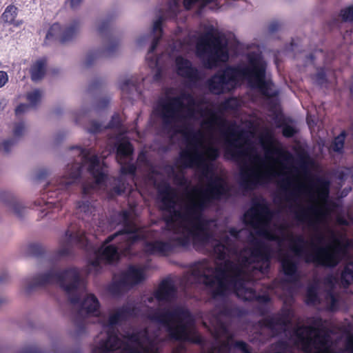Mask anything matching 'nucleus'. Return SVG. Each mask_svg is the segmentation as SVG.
Here are the masks:
<instances>
[{"mask_svg":"<svg viewBox=\"0 0 353 353\" xmlns=\"http://www.w3.org/2000/svg\"><path fill=\"white\" fill-rule=\"evenodd\" d=\"M205 154L206 158L195 148L185 149L179 152V161L184 168H199L202 174L208 179L205 189L194 188L190 194L198 196L195 201L199 203L200 206L205 205L210 207L214 201L228 198L230 195V187L223 177L213 174L212 167L207 161H216L220 155L219 150L216 147L209 146L206 148Z\"/></svg>","mask_w":353,"mask_h":353,"instance_id":"nucleus-1","label":"nucleus"},{"mask_svg":"<svg viewBox=\"0 0 353 353\" xmlns=\"http://www.w3.org/2000/svg\"><path fill=\"white\" fill-rule=\"evenodd\" d=\"M158 192L161 196L163 210L170 213L164 219L166 224L174 223L179 219L191 223L192 230H190V233L192 235L194 243L206 245L212 236L208 230L209 221L203 217V212L209 207L205 205L200 206L199 202L191 200L184 212H181L175 209L176 192L168 183L160 184L158 186Z\"/></svg>","mask_w":353,"mask_h":353,"instance_id":"nucleus-2","label":"nucleus"},{"mask_svg":"<svg viewBox=\"0 0 353 353\" xmlns=\"http://www.w3.org/2000/svg\"><path fill=\"white\" fill-rule=\"evenodd\" d=\"M147 318L165 328L170 339L196 345H202V336L194 330L195 320L190 310L183 306L172 308L150 307Z\"/></svg>","mask_w":353,"mask_h":353,"instance_id":"nucleus-3","label":"nucleus"},{"mask_svg":"<svg viewBox=\"0 0 353 353\" xmlns=\"http://www.w3.org/2000/svg\"><path fill=\"white\" fill-rule=\"evenodd\" d=\"M330 239L332 243L325 247L313 246L312 252L304 251L303 245L307 243L302 235L294 236L289 234L287 239L290 241V250L294 256L301 258L307 263H314L317 266L334 268L348 254L350 245L349 240L343 241L338 238L333 231H330Z\"/></svg>","mask_w":353,"mask_h":353,"instance_id":"nucleus-4","label":"nucleus"},{"mask_svg":"<svg viewBox=\"0 0 353 353\" xmlns=\"http://www.w3.org/2000/svg\"><path fill=\"white\" fill-rule=\"evenodd\" d=\"M80 282V272L76 267L68 268L62 271L50 270L44 274L34 276L31 281L27 283L26 291L27 293H30L38 287L57 283L70 295V302L72 304H78L80 303L81 298L76 292Z\"/></svg>","mask_w":353,"mask_h":353,"instance_id":"nucleus-5","label":"nucleus"},{"mask_svg":"<svg viewBox=\"0 0 353 353\" xmlns=\"http://www.w3.org/2000/svg\"><path fill=\"white\" fill-rule=\"evenodd\" d=\"M186 106L179 97H170L161 100L158 104V114L161 117L163 126L167 130H174L176 133L182 134L186 139L188 143V148H197V143L200 142L202 137L201 131L194 132L192 128L186 125L181 126L179 129L175 130L174 123L182 121L185 117L181 111Z\"/></svg>","mask_w":353,"mask_h":353,"instance_id":"nucleus-6","label":"nucleus"},{"mask_svg":"<svg viewBox=\"0 0 353 353\" xmlns=\"http://www.w3.org/2000/svg\"><path fill=\"white\" fill-rule=\"evenodd\" d=\"M314 324L321 327L301 326L294 331V334L300 342L305 353H329L330 336L328 330L323 327L321 318H318Z\"/></svg>","mask_w":353,"mask_h":353,"instance_id":"nucleus-7","label":"nucleus"},{"mask_svg":"<svg viewBox=\"0 0 353 353\" xmlns=\"http://www.w3.org/2000/svg\"><path fill=\"white\" fill-rule=\"evenodd\" d=\"M246 69L244 77L249 85L257 89L265 97L270 99L277 95V92L271 93V82L266 80L267 63L262 54L250 52L246 57Z\"/></svg>","mask_w":353,"mask_h":353,"instance_id":"nucleus-8","label":"nucleus"},{"mask_svg":"<svg viewBox=\"0 0 353 353\" xmlns=\"http://www.w3.org/2000/svg\"><path fill=\"white\" fill-rule=\"evenodd\" d=\"M82 174V165L79 163H74L71 165L68 172L59 179L58 186L52 190L50 188H46V192L42 194L41 201L46 206L41 210V218L48 216L50 212L57 210L59 211L62 208L63 193L70 185L74 184L77 180L79 179Z\"/></svg>","mask_w":353,"mask_h":353,"instance_id":"nucleus-9","label":"nucleus"},{"mask_svg":"<svg viewBox=\"0 0 353 353\" xmlns=\"http://www.w3.org/2000/svg\"><path fill=\"white\" fill-rule=\"evenodd\" d=\"M196 53L200 58L208 55L204 61V67L207 69H212L219 61H226L229 58L227 43H223L220 37L211 33L199 39L196 43Z\"/></svg>","mask_w":353,"mask_h":353,"instance_id":"nucleus-10","label":"nucleus"},{"mask_svg":"<svg viewBox=\"0 0 353 353\" xmlns=\"http://www.w3.org/2000/svg\"><path fill=\"white\" fill-rule=\"evenodd\" d=\"M246 63L243 65H227L216 71L206 81V86L214 94L228 93L234 90L240 79H244Z\"/></svg>","mask_w":353,"mask_h":353,"instance_id":"nucleus-11","label":"nucleus"},{"mask_svg":"<svg viewBox=\"0 0 353 353\" xmlns=\"http://www.w3.org/2000/svg\"><path fill=\"white\" fill-rule=\"evenodd\" d=\"M183 6L185 10H194L196 15L202 14L205 8L212 10L221 8L219 0H183ZM180 14V0H169L165 8L159 12V19L154 22L172 20Z\"/></svg>","mask_w":353,"mask_h":353,"instance_id":"nucleus-12","label":"nucleus"},{"mask_svg":"<svg viewBox=\"0 0 353 353\" xmlns=\"http://www.w3.org/2000/svg\"><path fill=\"white\" fill-rule=\"evenodd\" d=\"M228 272L239 274L241 273V268L237 264L232 261H227L224 264L223 268H218L216 269V272H220L221 275L220 277H217L215 286L209 292L213 300L226 298L231 294L232 287L234 289L237 288V276L233 275L229 276L227 274Z\"/></svg>","mask_w":353,"mask_h":353,"instance_id":"nucleus-13","label":"nucleus"},{"mask_svg":"<svg viewBox=\"0 0 353 353\" xmlns=\"http://www.w3.org/2000/svg\"><path fill=\"white\" fill-rule=\"evenodd\" d=\"M112 23H101L98 28V34L105 45L101 50H94L88 53L85 61V65L90 67L99 57H109L113 56L119 49V38L116 32L112 28Z\"/></svg>","mask_w":353,"mask_h":353,"instance_id":"nucleus-14","label":"nucleus"},{"mask_svg":"<svg viewBox=\"0 0 353 353\" xmlns=\"http://www.w3.org/2000/svg\"><path fill=\"white\" fill-rule=\"evenodd\" d=\"M292 311L290 308L282 307L274 314L268 316L258 321V325L270 330L275 335H279L287 330L291 323Z\"/></svg>","mask_w":353,"mask_h":353,"instance_id":"nucleus-15","label":"nucleus"},{"mask_svg":"<svg viewBox=\"0 0 353 353\" xmlns=\"http://www.w3.org/2000/svg\"><path fill=\"white\" fill-rule=\"evenodd\" d=\"M78 24L71 23L70 26L63 28L61 23H52L46 34L45 44H48L50 41L60 43L72 41L78 34Z\"/></svg>","mask_w":353,"mask_h":353,"instance_id":"nucleus-16","label":"nucleus"},{"mask_svg":"<svg viewBox=\"0 0 353 353\" xmlns=\"http://www.w3.org/2000/svg\"><path fill=\"white\" fill-rule=\"evenodd\" d=\"M65 244L58 250V256L63 257L70 255L73 245H76L85 250H88L89 241L84 232L81 230L72 232L68 229L65 233Z\"/></svg>","mask_w":353,"mask_h":353,"instance_id":"nucleus-17","label":"nucleus"},{"mask_svg":"<svg viewBox=\"0 0 353 353\" xmlns=\"http://www.w3.org/2000/svg\"><path fill=\"white\" fill-rule=\"evenodd\" d=\"M100 303L95 295L90 294L83 299L81 303V308L77 311L74 319V325L81 330L85 329V318L83 313L87 315L92 314L96 316H99Z\"/></svg>","mask_w":353,"mask_h":353,"instance_id":"nucleus-18","label":"nucleus"},{"mask_svg":"<svg viewBox=\"0 0 353 353\" xmlns=\"http://www.w3.org/2000/svg\"><path fill=\"white\" fill-rule=\"evenodd\" d=\"M82 156V161L84 163H88V172L94 178L97 185L105 183L108 179V175L103 172L100 166V160L97 154L90 156L89 149L82 148L80 152Z\"/></svg>","mask_w":353,"mask_h":353,"instance_id":"nucleus-19","label":"nucleus"},{"mask_svg":"<svg viewBox=\"0 0 353 353\" xmlns=\"http://www.w3.org/2000/svg\"><path fill=\"white\" fill-rule=\"evenodd\" d=\"M252 247L250 248V256H244L242 263L250 265L256 261L269 263L272 259V249L265 242L255 239L252 241Z\"/></svg>","mask_w":353,"mask_h":353,"instance_id":"nucleus-20","label":"nucleus"},{"mask_svg":"<svg viewBox=\"0 0 353 353\" xmlns=\"http://www.w3.org/2000/svg\"><path fill=\"white\" fill-rule=\"evenodd\" d=\"M175 63L178 75L188 79L192 85L203 79L202 72L193 66L189 59L178 56L175 59Z\"/></svg>","mask_w":353,"mask_h":353,"instance_id":"nucleus-21","label":"nucleus"},{"mask_svg":"<svg viewBox=\"0 0 353 353\" xmlns=\"http://www.w3.org/2000/svg\"><path fill=\"white\" fill-rule=\"evenodd\" d=\"M268 175V173L260 174L245 164L240 168V186L245 190H252L257 184Z\"/></svg>","mask_w":353,"mask_h":353,"instance_id":"nucleus-22","label":"nucleus"},{"mask_svg":"<svg viewBox=\"0 0 353 353\" xmlns=\"http://www.w3.org/2000/svg\"><path fill=\"white\" fill-rule=\"evenodd\" d=\"M279 262L282 272L288 277V282L296 283L299 281V261L294 256L283 254L279 257Z\"/></svg>","mask_w":353,"mask_h":353,"instance_id":"nucleus-23","label":"nucleus"},{"mask_svg":"<svg viewBox=\"0 0 353 353\" xmlns=\"http://www.w3.org/2000/svg\"><path fill=\"white\" fill-rule=\"evenodd\" d=\"M323 212L316 206H310L307 208H301L295 212L296 219L302 223H307V225L317 230V225L320 222V218L323 216Z\"/></svg>","mask_w":353,"mask_h":353,"instance_id":"nucleus-24","label":"nucleus"},{"mask_svg":"<svg viewBox=\"0 0 353 353\" xmlns=\"http://www.w3.org/2000/svg\"><path fill=\"white\" fill-rule=\"evenodd\" d=\"M144 251L149 255L158 254L162 256H168L174 252V245L172 242L156 240L154 241H145Z\"/></svg>","mask_w":353,"mask_h":353,"instance_id":"nucleus-25","label":"nucleus"},{"mask_svg":"<svg viewBox=\"0 0 353 353\" xmlns=\"http://www.w3.org/2000/svg\"><path fill=\"white\" fill-rule=\"evenodd\" d=\"M119 274L127 283L130 289L141 283L145 279L144 269L134 265H130L125 270L122 271Z\"/></svg>","mask_w":353,"mask_h":353,"instance_id":"nucleus-26","label":"nucleus"},{"mask_svg":"<svg viewBox=\"0 0 353 353\" xmlns=\"http://www.w3.org/2000/svg\"><path fill=\"white\" fill-rule=\"evenodd\" d=\"M137 308L134 305H123L117 310V311L110 314L108 318V324L110 326L118 325L120 321H125L130 317L137 315Z\"/></svg>","mask_w":353,"mask_h":353,"instance_id":"nucleus-27","label":"nucleus"},{"mask_svg":"<svg viewBox=\"0 0 353 353\" xmlns=\"http://www.w3.org/2000/svg\"><path fill=\"white\" fill-rule=\"evenodd\" d=\"M107 265H113L119 261L121 255L117 245L111 244L101 246L96 252Z\"/></svg>","mask_w":353,"mask_h":353,"instance_id":"nucleus-28","label":"nucleus"},{"mask_svg":"<svg viewBox=\"0 0 353 353\" xmlns=\"http://www.w3.org/2000/svg\"><path fill=\"white\" fill-rule=\"evenodd\" d=\"M175 287L172 281L165 279L159 284L158 289L154 292V298L159 301H169L174 296Z\"/></svg>","mask_w":353,"mask_h":353,"instance_id":"nucleus-29","label":"nucleus"},{"mask_svg":"<svg viewBox=\"0 0 353 353\" xmlns=\"http://www.w3.org/2000/svg\"><path fill=\"white\" fill-rule=\"evenodd\" d=\"M245 216L253 220H259L261 218H270L271 212L265 199H262L261 201L254 202L250 212H247Z\"/></svg>","mask_w":353,"mask_h":353,"instance_id":"nucleus-30","label":"nucleus"},{"mask_svg":"<svg viewBox=\"0 0 353 353\" xmlns=\"http://www.w3.org/2000/svg\"><path fill=\"white\" fill-rule=\"evenodd\" d=\"M163 24L164 23H153L152 31L154 32H157L158 34L153 38L148 52L146 59L148 60L150 66L155 65L157 63V59L153 56L150 57V54H153L161 39L163 35Z\"/></svg>","mask_w":353,"mask_h":353,"instance_id":"nucleus-31","label":"nucleus"},{"mask_svg":"<svg viewBox=\"0 0 353 353\" xmlns=\"http://www.w3.org/2000/svg\"><path fill=\"white\" fill-rule=\"evenodd\" d=\"M330 181L321 177H316L310 180V186L315 190L319 199L324 200L328 198L330 193Z\"/></svg>","mask_w":353,"mask_h":353,"instance_id":"nucleus-32","label":"nucleus"},{"mask_svg":"<svg viewBox=\"0 0 353 353\" xmlns=\"http://www.w3.org/2000/svg\"><path fill=\"white\" fill-rule=\"evenodd\" d=\"M148 343L143 345V343L138 347L125 343L121 353H160L158 346L152 340H147Z\"/></svg>","mask_w":353,"mask_h":353,"instance_id":"nucleus-33","label":"nucleus"},{"mask_svg":"<svg viewBox=\"0 0 353 353\" xmlns=\"http://www.w3.org/2000/svg\"><path fill=\"white\" fill-rule=\"evenodd\" d=\"M116 154L120 159H125L131 157L134 152L133 145L125 137L118 139L115 143Z\"/></svg>","mask_w":353,"mask_h":353,"instance_id":"nucleus-34","label":"nucleus"},{"mask_svg":"<svg viewBox=\"0 0 353 353\" xmlns=\"http://www.w3.org/2000/svg\"><path fill=\"white\" fill-rule=\"evenodd\" d=\"M215 309L219 317L232 319L239 317L242 314L241 310L238 307L227 303L216 305Z\"/></svg>","mask_w":353,"mask_h":353,"instance_id":"nucleus-35","label":"nucleus"},{"mask_svg":"<svg viewBox=\"0 0 353 353\" xmlns=\"http://www.w3.org/2000/svg\"><path fill=\"white\" fill-rule=\"evenodd\" d=\"M121 341L115 333H109L107 339L103 342L99 347L100 353H111L120 347Z\"/></svg>","mask_w":353,"mask_h":353,"instance_id":"nucleus-36","label":"nucleus"},{"mask_svg":"<svg viewBox=\"0 0 353 353\" xmlns=\"http://www.w3.org/2000/svg\"><path fill=\"white\" fill-rule=\"evenodd\" d=\"M246 155V151L242 149L241 145H237L235 141L229 142V145L226 148L225 152V157L226 159H230L234 161H239Z\"/></svg>","mask_w":353,"mask_h":353,"instance_id":"nucleus-37","label":"nucleus"},{"mask_svg":"<svg viewBox=\"0 0 353 353\" xmlns=\"http://www.w3.org/2000/svg\"><path fill=\"white\" fill-rule=\"evenodd\" d=\"M107 290L112 296H120L130 289L128 286L127 283L119 274L118 279H114L112 282L108 285Z\"/></svg>","mask_w":353,"mask_h":353,"instance_id":"nucleus-38","label":"nucleus"},{"mask_svg":"<svg viewBox=\"0 0 353 353\" xmlns=\"http://www.w3.org/2000/svg\"><path fill=\"white\" fill-rule=\"evenodd\" d=\"M46 64L47 60L46 58L39 59L32 64L30 68V75L33 81H40L44 77Z\"/></svg>","mask_w":353,"mask_h":353,"instance_id":"nucleus-39","label":"nucleus"},{"mask_svg":"<svg viewBox=\"0 0 353 353\" xmlns=\"http://www.w3.org/2000/svg\"><path fill=\"white\" fill-rule=\"evenodd\" d=\"M201 114L203 116H207L209 117L205 123L207 124L210 128H212L215 125H219L221 128H223L226 125V120L222 117L218 115L214 110L211 109L205 108L201 110Z\"/></svg>","mask_w":353,"mask_h":353,"instance_id":"nucleus-40","label":"nucleus"},{"mask_svg":"<svg viewBox=\"0 0 353 353\" xmlns=\"http://www.w3.org/2000/svg\"><path fill=\"white\" fill-rule=\"evenodd\" d=\"M341 282L345 288H348L353 283V261L345 265L341 274Z\"/></svg>","mask_w":353,"mask_h":353,"instance_id":"nucleus-41","label":"nucleus"},{"mask_svg":"<svg viewBox=\"0 0 353 353\" xmlns=\"http://www.w3.org/2000/svg\"><path fill=\"white\" fill-rule=\"evenodd\" d=\"M123 338L128 341L135 343L139 347L142 343V341L149 340L148 332L146 329L126 334Z\"/></svg>","mask_w":353,"mask_h":353,"instance_id":"nucleus-42","label":"nucleus"},{"mask_svg":"<svg viewBox=\"0 0 353 353\" xmlns=\"http://www.w3.org/2000/svg\"><path fill=\"white\" fill-rule=\"evenodd\" d=\"M245 292L249 294V296L245 298L248 301H255L263 304H266L271 301V298L268 294H257L256 290L253 288H245Z\"/></svg>","mask_w":353,"mask_h":353,"instance_id":"nucleus-43","label":"nucleus"},{"mask_svg":"<svg viewBox=\"0 0 353 353\" xmlns=\"http://www.w3.org/2000/svg\"><path fill=\"white\" fill-rule=\"evenodd\" d=\"M332 22H353V4L342 9L333 17Z\"/></svg>","mask_w":353,"mask_h":353,"instance_id":"nucleus-44","label":"nucleus"},{"mask_svg":"<svg viewBox=\"0 0 353 353\" xmlns=\"http://www.w3.org/2000/svg\"><path fill=\"white\" fill-rule=\"evenodd\" d=\"M291 181L289 179L282 180L281 187L282 190L286 193L287 201H295L298 197V193L301 192L303 186L296 187L292 191L287 192L288 187L291 186Z\"/></svg>","mask_w":353,"mask_h":353,"instance_id":"nucleus-45","label":"nucleus"},{"mask_svg":"<svg viewBox=\"0 0 353 353\" xmlns=\"http://www.w3.org/2000/svg\"><path fill=\"white\" fill-rule=\"evenodd\" d=\"M346 137V131L342 130L338 136L334 137L332 144V149L333 151L338 153L343 152Z\"/></svg>","mask_w":353,"mask_h":353,"instance_id":"nucleus-46","label":"nucleus"},{"mask_svg":"<svg viewBox=\"0 0 353 353\" xmlns=\"http://www.w3.org/2000/svg\"><path fill=\"white\" fill-rule=\"evenodd\" d=\"M305 302L307 305H314L320 303L318 290L316 286L310 285L307 288Z\"/></svg>","mask_w":353,"mask_h":353,"instance_id":"nucleus-47","label":"nucleus"},{"mask_svg":"<svg viewBox=\"0 0 353 353\" xmlns=\"http://www.w3.org/2000/svg\"><path fill=\"white\" fill-rule=\"evenodd\" d=\"M44 254V248L39 243H32L27 246V254L30 256L40 257Z\"/></svg>","mask_w":353,"mask_h":353,"instance_id":"nucleus-48","label":"nucleus"},{"mask_svg":"<svg viewBox=\"0 0 353 353\" xmlns=\"http://www.w3.org/2000/svg\"><path fill=\"white\" fill-rule=\"evenodd\" d=\"M169 242H172L174 245V251L177 248H186L190 244V239L188 235L182 236L172 237L170 239Z\"/></svg>","mask_w":353,"mask_h":353,"instance_id":"nucleus-49","label":"nucleus"},{"mask_svg":"<svg viewBox=\"0 0 353 353\" xmlns=\"http://www.w3.org/2000/svg\"><path fill=\"white\" fill-rule=\"evenodd\" d=\"M221 275L220 272H216V275L208 274L205 273L203 275V279L201 282L208 290L210 291V290L215 286L217 277H220Z\"/></svg>","mask_w":353,"mask_h":353,"instance_id":"nucleus-50","label":"nucleus"},{"mask_svg":"<svg viewBox=\"0 0 353 353\" xmlns=\"http://www.w3.org/2000/svg\"><path fill=\"white\" fill-rule=\"evenodd\" d=\"M119 88L122 92L130 93L132 90L138 92L139 85L137 81L128 79L121 83Z\"/></svg>","mask_w":353,"mask_h":353,"instance_id":"nucleus-51","label":"nucleus"},{"mask_svg":"<svg viewBox=\"0 0 353 353\" xmlns=\"http://www.w3.org/2000/svg\"><path fill=\"white\" fill-rule=\"evenodd\" d=\"M17 8L14 6H8L1 16L3 22H13L17 16Z\"/></svg>","mask_w":353,"mask_h":353,"instance_id":"nucleus-52","label":"nucleus"},{"mask_svg":"<svg viewBox=\"0 0 353 353\" xmlns=\"http://www.w3.org/2000/svg\"><path fill=\"white\" fill-rule=\"evenodd\" d=\"M121 225L123 226V228L118 231L121 235L134 233L135 232H138L139 230L132 219L123 223Z\"/></svg>","mask_w":353,"mask_h":353,"instance_id":"nucleus-53","label":"nucleus"},{"mask_svg":"<svg viewBox=\"0 0 353 353\" xmlns=\"http://www.w3.org/2000/svg\"><path fill=\"white\" fill-rule=\"evenodd\" d=\"M176 97H179L181 101L183 102V100H186L188 101V111L190 116H192L194 113L193 110L190 108L191 106L196 105V100L193 95L190 93L183 92L180 95L176 96Z\"/></svg>","mask_w":353,"mask_h":353,"instance_id":"nucleus-54","label":"nucleus"},{"mask_svg":"<svg viewBox=\"0 0 353 353\" xmlns=\"http://www.w3.org/2000/svg\"><path fill=\"white\" fill-rule=\"evenodd\" d=\"M266 153L277 154L280 158H281L283 160L287 162L292 159V156L290 153H289L288 152L283 151L279 148L268 149L266 150Z\"/></svg>","mask_w":353,"mask_h":353,"instance_id":"nucleus-55","label":"nucleus"},{"mask_svg":"<svg viewBox=\"0 0 353 353\" xmlns=\"http://www.w3.org/2000/svg\"><path fill=\"white\" fill-rule=\"evenodd\" d=\"M226 246L220 242L217 243L213 248V252L219 260H224L226 258Z\"/></svg>","mask_w":353,"mask_h":353,"instance_id":"nucleus-56","label":"nucleus"},{"mask_svg":"<svg viewBox=\"0 0 353 353\" xmlns=\"http://www.w3.org/2000/svg\"><path fill=\"white\" fill-rule=\"evenodd\" d=\"M137 172V166L134 163H126L121 167L120 172L122 175L134 176Z\"/></svg>","mask_w":353,"mask_h":353,"instance_id":"nucleus-57","label":"nucleus"},{"mask_svg":"<svg viewBox=\"0 0 353 353\" xmlns=\"http://www.w3.org/2000/svg\"><path fill=\"white\" fill-rule=\"evenodd\" d=\"M10 205L13 210V212L19 218L22 217L25 212V208L21 203L17 201L15 199H12L10 202Z\"/></svg>","mask_w":353,"mask_h":353,"instance_id":"nucleus-58","label":"nucleus"},{"mask_svg":"<svg viewBox=\"0 0 353 353\" xmlns=\"http://www.w3.org/2000/svg\"><path fill=\"white\" fill-rule=\"evenodd\" d=\"M41 93L39 90H34L27 94V100L32 105H36L41 100Z\"/></svg>","mask_w":353,"mask_h":353,"instance_id":"nucleus-59","label":"nucleus"},{"mask_svg":"<svg viewBox=\"0 0 353 353\" xmlns=\"http://www.w3.org/2000/svg\"><path fill=\"white\" fill-rule=\"evenodd\" d=\"M122 125V122L119 114L115 113L112 115L108 125L105 128L108 129H119Z\"/></svg>","mask_w":353,"mask_h":353,"instance_id":"nucleus-60","label":"nucleus"},{"mask_svg":"<svg viewBox=\"0 0 353 353\" xmlns=\"http://www.w3.org/2000/svg\"><path fill=\"white\" fill-rule=\"evenodd\" d=\"M299 163H300L299 168H300L301 170L305 175H307L308 174L307 166L309 164H310L312 163L309 155L305 154L301 156Z\"/></svg>","mask_w":353,"mask_h":353,"instance_id":"nucleus-61","label":"nucleus"},{"mask_svg":"<svg viewBox=\"0 0 353 353\" xmlns=\"http://www.w3.org/2000/svg\"><path fill=\"white\" fill-rule=\"evenodd\" d=\"M117 216L119 218L118 225H121L125 222L131 219L130 212L127 210H123L118 212Z\"/></svg>","mask_w":353,"mask_h":353,"instance_id":"nucleus-62","label":"nucleus"},{"mask_svg":"<svg viewBox=\"0 0 353 353\" xmlns=\"http://www.w3.org/2000/svg\"><path fill=\"white\" fill-rule=\"evenodd\" d=\"M233 346L241 350L243 353H252L248 345L243 341H235L233 343Z\"/></svg>","mask_w":353,"mask_h":353,"instance_id":"nucleus-63","label":"nucleus"},{"mask_svg":"<svg viewBox=\"0 0 353 353\" xmlns=\"http://www.w3.org/2000/svg\"><path fill=\"white\" fill-rule=\"evenodd\" d=\"M282 134L286 138H291L296 134V130L293 126L284 123L282 126Z\"/></svg>","mask_w":353,"mask_h":353,"instance_id":"nucleus-64","label":"nucleus"}]
</instances>
